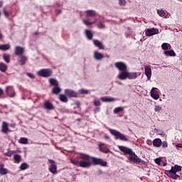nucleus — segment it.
Here are the masks:
<instances>
[{
    "label": "nucleus",
    "mask_w": 182,
    "mask_h": 182,
    "mask_svg": "<svg viewBox=\"0 0 182 182\" xmlns=\"http://www.w3.org/2000/svg\"><path fill=\"white\" fill-rule=\"evenodd\" d=\"M3 94H4V91L2 90V89L0 88V97H1V95H3Z\"/></svg>",
    "instance_id": "55"
},
{
    "label": "nucleus",
    "mask_w": 182,
    "mask_h": 182,
    "mask_svg": "<svg viewBox=\"0 0 182 182\" xmlns=\"http://www.w3.org/2000/svg\"><path fill=\"white\" fill-rule=\"evenodd\" d=\"M86 14L87 16H96V12L93 10H87Z\"/></svg>",
    "instance_id": "37"
},
{
    "label": "nucleus",
    "mask_w": 182,
    "mask_h": 182,
    "mask_svg": "<svg viewBox=\"0 0 182 182\" xmlns=\"http://www.w3.org/2000/svg\"><path fill=\"white\" fill-rule=\"evenodd\" d=\"M3 12L5 15V16H6V18H8L9 16V14H8V11H6V9H4Z\"/></svg>",
    "instance_id": "50"
},
{
    "label": "nucleus",
    "mask_w": 182,
    "mask_h": 182,
    "mask_svg": "<svg viewBox=\"0 0 182 182\" xmlns=\"http://www.w3.org/2000/svg\"><path fill=\"white\" fill-rule=\"evenodd\" d=\"M100 100L105 102H115L116 99L106 96V97H102L100 98Z\"/></svg>",
    "instance_id": "19"
},
{
    "label": "nucleus",
    "mask_w": 182,
    "mask_h": 182,
    "mask_svg": "<svg viewBox=\"0 0 182 182\" xmlns=\"http://www.w3.org/2000/svg\"><path fill=\"white\" fill-rule=\"evenodd\" d=\"M123 110H124V108L122 107H119L114 109V113L117 114V113H120V112H123Z\"/></svg>",
    "instance_id": "38"
},
{
    "label": "nucleus",
    "mask_w": 182,
    "mask_h": 182,
    "mask_svg": "<svg viewBox=\"0 0 182 182\" xmlns=\"http://www.w3.org/2000/svg\"><path fill=\"white\" fill-rule=\"evenodd\" d=\"M37 75L38 76H41L42 77H49V76H52V70L42 69L38 71Z\"/></svg>",
    "instance_id": "5"
},
{
    "label": "nucleus",
    "mask_w": 182,
    "mask_h": 182,
    "mask_svg": "<svg viewBox=\"0 0 182 182\" xmlns=\"http://www.w3.org/2000/svg\"><path fill=\"white\" fill-rule=\"evenodd\" d=\"M109 133L114 136L116 139V140H121V141H128L129 138L123 134H122L120 132L115 130V129H109Z\"/></svg>",
    "instance_id": "3"
},
{
    "label": "nucleus",
    "mask_w": 182,
    "mask_h": 182,
    "mask_svg": "<svg viewBox=\"0 0 182 182\" xmlns=\"http://www.w3.org/2000/svg\"><path fill=\"white\" fill-rule=\"evenodd\" d=\"M104 137L106 140H110V136H109V135H105Z\"/></svg>",
    "instance_id": "53"
},
{
    "label": "nucleus",
    "mask_w": 182,
    "mask_h": 182,
    "mask_svg": "<svg viewBox=\"0 0 182 182\" xmlns=\"http://www.w3.org/2000/svg\"><path fill=\"white\" fill-rule=\"evenodd\" d=\"M48 170H49V171H50V173H52L53 174H55L58 171V166L55 164H51L49 166Z\"/></svg>",
    "instance_id": "17"
},
{
    "label": "nucleus",
    "mask_w": 182,
    "mask_h": 182,
    "mask_svg": "<svg viewBox=\"0 0 182 182\" xmlns=\"http://www.w3.org/2000/svg\"><path fill=\"white\" fill-rule=\"evenodd\" d=\"M77 105H79V102H77Z\"/></svg>",
    "instance_id": "60"
},
{
    "label": "nucleus",
    "mask_w": 182,
    "mask_h": 182,
    "mask_svg": "<svg viewBox=\"0 0 182 182\" xmlns=\"http://www.w3.org/2000/svg\"><path fill=\"white\" fill-rule=\"evenodd\" d=\"M8 67L4 63H0V70L1 72H6Z\"/></svg>",
    "instance_id": "35"
},
{
    "label": "nucleus",
    "mask_w": 182,
    "mask_h": 182,
    "mask_svg": "<svg viewBox=\"0 0 182 182\" xmlns=\"http://www.w3.org/2000/svg\"><path fill=\"white\" fill-rule=\"evenodd\" d=\"M97 27L100 28V29H103L105 28V23L100 21L97 25Z\"/></svg>",
    "instance_id": "45"
},
{
    "label": "nucleus",
    "mask_w": 182,
    "mask_h": 182,
    "mask_svg": "<svg viewBox=\"0 0 182 182\" xmlns=\"http://www.w3.org/2000/svg\"><path fill=\"white\" fill-rule=\"evenodd\" d=\"M78 159L80 161L71 159L70 163L74 164V166H79V167H81L82 168H89V167H90V162L89 161V159H90V157L89 155L85 154H80Z\"/></svg>",
    "instance_id": "1"
},
{
    "label": "nucleus",
    "mask_w": 182,
    "mask_h": 182,
    "mask_svg": "<svg viewBox=\"0 0 182 182\" xmlns=\"http://www.w3.org/2000/svg\"><path fill=\"white\" fill-rule=\"evenodd\" d=\"M161 144H162L161 139H160L159 138L154 139V141H153L154 147H160V146H161Z\"/></svg>",
    "instance_id": "20"
},
{
    "label": "nucleus",
    "mask_w": 182,
    "mask_h": 182,
    "mask_svg": "<svg viewBox=\"0 0 182 182\" xmlns=\"http://www.w3.org/2000/svg\"><path fill=\"white\" fill-rule=\"evenodd\" d=\"M6 93L9 97H15V90L13 86H8L6 87Z\"/></svg>",
    "instance_id": "6"
},
{
    "label": "nucleus",
    "mask_w": 182,
    "mask_h": 182,
    "mask_svg": "<svg viewBox=\"0 0 182 182\" xmlns=\"http://www.w3.org/2000/svg\"><path fill=\"white\" fill-rule=\"evenodd\" d=\"M28 76L31 79H35V75H33L32 73H28Z\"/></svg>",
    "instance_id": "52"
},
{
    "label": "nucleus",
    "mask_w": 182,
    "mask_h": 182,
    "mask_svg": "<svg viewBox=\"0 0 182 182\" xmlns=\"http://www.w3.org/2000/svg\"><path fill=\"white\" fill-rule=\"evenodd\" d=\"M151 97L154 99L155 100H159L160 99V95L157 92V88L153 87L151 90Z\"/></svg>",
    "instance_id": "10"
},
{
    "label": "nucleus",
    "mask_w": 182,
    "mask_h": 182,
    "mask_svg": "<svg viewBox=\"0 0 182 182\" xmlns=\"http://www.w3.org/2000/svg\"><path fill=\"white\" fill-rule=\"evenodd\" d=\"M168 146V144L167 143V141H164L162 143V147H163L164 149H167Z\"/></svg>",
    "instance_id": "48"
},
{
    "label": "nucleus",
    "mask_w": 182,
    "mask_h": 182,
    "mask_svg": "<svg viewBox=\"0 0 182 182\" xmlns=\"http://www.w3.org/2000/svg\"><path fill=\"white\" fill-rule=\"evenodd\" d=\"M29 167V166H28V164L26 163H23L21 164L20 166V170H26V168H28Z\"/></svg>",
    "instance_id": "39"
},
{
    "label": "nucleus",
    "mask_w": 182,
    "mask_h": 182,
    "mask_svg": "<svg viewBox=\"0 0 182 182\" xmlns=\"http://www.w3.org/2000/svg\"><path fill=\"white\" fill-rule=\"evenodd\" d=\"M11 46L9 44L0 45V50H9Z\"/></svg>",
    "instance_id": "25"
},
{
    "label": "nucleus",
    "mask_w": 182,
    "mask_h": 182,
    "mask_svg": "<svg viewBox=\"0 0 182 182\" xmlns=\"http://www.w3.org/2000/svg\"><path fill=\"white\" fill-rule=\"evenodd\" d=\"M52 92L53 95H59V93H60V87H59V85L54 87Z\"/></svg>",
    "instance_id": "29"
},
{
    "label": "nucleus",
    "mask_w": 182,
    "mask_h": 182,
    "mask_svg": "<svg viewBox=\"0 0 182 182\" xmlns=\"http://www.w3.org/2000/svg\"><path fill=\"white\" fill-rule=\"evenodd\" d=\"M26 56H21V60H20V64L21 65H25L26 62Z\"/></svg>",
    "instance_id": "40"
},
{
    "label": "nucleus",
    "mask_w": 182,
    "mask_h": 182,
    "mask_svg": "<svg viewBox=\"0 0 182 182\" xmlns=\"http://www.w3.org/2000/svg\"><path fill=\"white\" fill-rule=\"evenodd\" d=\"M118 149L125 154L129 155L128 160L134 163H141V159L136 156V153L133 152L132 149L127 148L124 146H118Z\"/></svg>",
    "instance_id": "2"
},
{
    "label": "nucleus",
    "mask_w": 182,
    "mask_h": 182,
    "mask_svg": "<svg viewBox=\"0 0 182 182\" xmlns=\"http://www.w3.org/2000/svg\"><path fill=\"white\" fill-rule=\"evenodd\" d=\"M79 92L81 95H87V93H89V91H87V90L84 89L80 90Z\"/></svg>",
    "instance_id": "43"
},
{
    "label": "nucleus",
    "mask_w": 182,
    "mask_h": 182,
    "mask_svg": "<svg viewBox=\"0 0 182 182\" xmlns=\"http://www.w3.org/2000/svg\"><path fill=\"white\" fill-rule=\"evenodd\" d=\"M157 14L159 15V16H161V18H167V15H166V11L164 10H158Z\"/></svg>",
    "instance_id": "34"
},
{
    "label": "nucleus",
    "mask_w": 182,
    "mask_h": 182,
    "mask_svg": "<svg viewBox=\"0 0 182 182\" xmlns=\"http://www.w3.org/2000/svg\"><path fill=\"white\" fill-rule=\"evenodd\" d=\"M115 67L117 69L121 71L127 70V66L124 64V63L122 62L115 63Z\"/></svg>",
    "instance_id": "8"
},
{
    "label": "nucleus",
    "mask_w": 182,
    "mask_h": 182,
    "mask_svg": "<svg viewBox=\"0 0 182 182\" xmlns=\"http://www.w3.org/2000/svg\"><path fill=\"white\" fill-rule=\"evenodd\" d=\"M139 74L137 73H129L127 71V79H137Z\"/></svg>",
    "instance_id": "18"
},
{
    "label": "nucleus",
    "mask_w": 182,
    "mask_h": 182,
    "mask_svg": "<svg viewBox=\"0 0 182 182\" xmlns=\"http://www.w3.org/2000/svg\"><path fill=\"white\" fill-rule=\"evenodd\" d=\"M119 5H126V0H119Z\"/></svg>",
    "instance_id": "51"
},
{
    "label": "nucleus",
    "mask_w": 182,
    "mask_h": 182,
    "mask_svg": "<svg viewBox=\"0 0 182 182\" xmlns=\"http://www.w3.org/2000/svg\"><path fill=\"white\" fill-rule=\"evenodd\" d=\"M59 99H60V102H63L64 103H66V102H68V97H66V95H65L63 94H60L59 95Z\"/></svg>",
    "instance_id": "32"
},
{
    "label": "nucleus",
    "mask_w": 182,
    "mask_h": 182,
    "mask_svg": "<svg viewBox=\"0 0 182 182\" xmlns=\"http://www.w3.org/2000/svg\"><path fill=\"white\" fill-rule=\"evenodd\" d=\"M50 163L52 164H55V161H53V160H52V159H50Z\"/></svg>",
    "instance_id": "56"
},
{
    "label": "nucleus",
    "mask_w": 182,
    "mask_h": 182,
    "mask_svg": "<svg viewBox=\"0 0 182 182\" xmlns=\"http://www.w3.org/2000/svg\"><path fill=\"white\" fill-rule=\"evenodd\" d=\"M4 167L5 165L3 164H0V176H5V174H8V169Z\"/></svg>",
    "instance_id": "16"
},
{
    "label": "nucleus",
    "mask_w": 182,
    "mask_h": 182,
    "mask_svg": "<svg viewBox=\"0 0 182 182\" xmlns=\"http://www.w3.org/2000/svg\"><path fill=\"white\" fill-rule=\"evenodd\" d=\"M155 112H160V110H161V107L159 105L155 106L154 108Z\"/></svg>",
    "instance_id": "49"
},
{
    "label": "nucleus",
    "mask_w": 182,
    "mask_h": 182,
    "mask_svg": "<svg viewBox=\"0 0 182 182\" xmlns=\"http://www.w3.org/2000/svg\"><path fill=\"white\" fill-rule=\"evenodd\" d=\"M65 93L68 97H76V96H77V94L71 90H65Z\"/></svg>",
    "instance_id": "14"
},
{
    "label": "nucleus",
    "mask_w": 182,
    "mask_h": 182,
    "mask_svg": "<svg viewBox=\"0 0 182 182\" xmlns=\"http://www.w3.org/2000/svg\"><path fill=\"white\" fill-rule=\"evenodd\" d=\"M49 81L51 86H59V82H58V80H56V79L50 78Z\"/></svg>",
    "instance_id": "28"
},
{
    "label": "nucleus",
    "mask_w": 182,
    "mask_h": 182,
    "mask_svg": "<svg viewBox=\"0 0 182 182\" xmlns=\"http://www.w3.org/2000/svg\"><path fill=\"white\" fill-rule=\"evenodd\" d=\"M22 161V158L19 154H15L14 155V162L16 163L17 164L21 163Z\"/></svg>",
    "instance_id": "30"
},
{
    "label": "nucleus",
    "mask_w": 182,
    "mask_h": 182,
    "mask_svg": "<svg viewBox=\"0 0 182 182\" xmlns=\"http://www.w3.org/2000/svg\"><path fill=\"white\" fill-rule=\"evenodd\" d=\"M181 166L176 165L174 166H172L171 169L169 171H168V173H177V171H181Z\"/></svg>",
    "instance_id": "15"
},
{
    "label": "nucleus",
    "mask_w": 182,
    "mask_h": 182,
    "mask_svg": "<svg viewBox=\"0 0 182 182\" xmlns=\"http://www.w3.org/2000/svg\"><path fill=\"white\" fill-rule=\"evenodd\" d=\"M94 58L97 60H100L103 59V58H105V56L103 55V54L96 51L94 53Z\"/></svg>",
    "instance_id": "21"
},
{
    "label": "nucleus",
    "mask_w": 182,
    "mask_h": 182,
    "mask_svg": "<svg viewBox=\"0 0 182 182\" xmlns=\"http://www.w3.org/2000/svg\"><path fill=\"white\" fill-rule=\"evenodd\" d=\"M44 106L48 110H53V105H52V103L49 102L48 101L45 102Z\"/></svg>",
    "instance_id": "24"
},
{
    "label": "nucleus",
    "mask_w": 182,
    "mask_h": 182,
    "mask_svg": "<svg viewBox=\"0 0 182 182\" xmlns=\"http://www.w3.org/2000/svg\"><path fill=\"white\" fill-rule=\"evenodd\" d=\"M166 56H176V53L173 50L164 51Z\"/></svg>",
    "instance_id": "27"
},
{
    "label": "nucleus",
    "mask_w": 182,
    "mask_h": 182,
    "mask_svg": "<svg viewBox=\"0 0 182 182\" xmlns=\"http://www.w3.org/2000/svg\"><path fill=\"white\" fill-rule=\"evenodd\" d=\"M85 35L90 41L93 38V33H92V31L90 30H85Z\"/></svg>",
    "instance_id": "26"
},
{
    "label": "nucleus",
    "mask_w": 182,
    "mask_h": 182,
    "mask_svg": "<svg viewBox=\"0 0 182 182\" xmlns=\"http://www.w3.org/2000/svg\"><path fill=\"white\" fill-rule=\"evenodd\" d=\"M155 163L156 164H158L159 166H160L161 163V158H157L154 160Z\"/></svg>",
    "instance_id": "47"
},
{
    "label": "nucleus",
    "mask_w": 182,
    "mask_h": 182,
    "mask_svg": "<svg viewBox=\"0 0 182 182\" xmlns=\"http://www.w3.org/2000/svg\"><path fill=\"white\" fill-rule=\"evenodd\" d=\"M93 43L99 49H105V46H103V44L100 41H99L98 40H93Z\"/></svg>",
    "instance_id": "22"
},
{
    "label": "nucleus",
    "mask_w": 182,
    "mask_h": 182,
    "mask_svg": "<svg viewBox=\"0 0 182 182\" xmlns=\"http://www.w3.org/2000/svg\"><path fill=\"white\" fill-rule=\"evenodd\" d=\"M168 176H169V177H171V178H173V180H177V178H180V176L176 173H167Z\"/></svg>",
    "instance_id": "33"
},
{
    "label": "nucleus",
    "mask_w": 182,
    "mask_h": 182,
    "mask_svg": "<svg viewBox=\"0 0 182 182\" xmlns=\"http://www.w3.org/2000/svg\"><path fill=\"white\" fill-rule=\"evenodd\" d=\"M83 23H84L85 25H86L87 26H89V25H93L94 23H96V21L89 22V21H87V20H83Z\"/></svg>",
    "instance_id": "42"
},
{
    "label": "nucleus",
    "mask_w": 182,
    "mask_h": 182,
    "mask_svg": "<svg viewBox=\"0 0 182 182\" xmlns=\"http://www.w3.org/2000/svg\"><path fill=\"white\" fill-rule=\"evenodd\" d=\"M95 112H99V108H97V109L95 110Z\"/></svg>",
    "instance_id": "59"
},
{
    "label": "nucleus",
    "mask_w": 182,
    "mask_h": 182,
    "mask_svg": "<svg viewBox=\"0 0 182 182\" xmlns=\"http://www.w3.org/2000/svg\"><path fill=\"white\" fill-rule=\"evenodd\" d=\"M159 33V29L157 28H149L146 31V36H153L154 35H157Z\"/></svg>",
    "instance_id": "9"
},
{
    "label": "nucleus",
    "mask_w": 182,
    "mask_h": 182,
    "mask_svg": "<svg viewBox=\"0 0 182 182\" xmlns=\"http://www.w3.org/2000/svg\"><path fill=\"white\" fill-rule=\"evenodd\" d=\"M127 70H125L119 73L117 75L118 79L120 80H126V79H127Z\"/></svg>",
    "instance_id": "12"
},
{
    "label": "nucleus",
    "mask_w": 182,
    "mask_h": 182,
    "mask_svg": "<svg viewBox=\"0 0 182 182\" xmlns=\"http://www.w3.org/2000/svg\"><path fill=\"white\" fill-rule=\"evenodd\" d=\"M3 59L6 63H9V62H11V55L8 54H4Z\"/></svg>",
    "instance_id": "31"
},
{
    "label": "nucleus",
    "mask_w": 182,
    "mask_h": 182,
    "mask_svg": "<svg viewBox=\"0 0 182 182\" xmlns=\"http://www.w3.org/2000/svg\"><path fill=\"white\" fill-rule=\"evenodd\" d=\"M93 105H94V106H100L102 105V103H100V100H95L93 102Z\"/></svg>",
    "instance_id": "46"
},
{
    "label": "nucleus",
    "mask_w": 182,
    "mask_h": 182,
    "mask_svg": "<svg viewBox=\"0 0 182 182\" xmlns=\"http://www.w3.org/2000/svg\"><path fill=\"white\" fill-rule=\"evenodd\" d=\"M168 46H170V45L168 43H164L161 45V48H162V49H164V50H167V49H168Z\"/></svg>",
    "instance_id": "41"
},
{
    "label": "nucleus",
    "mask_w": 182,
    "mask_h": 182,
    "mask_svg": "<svg viewBox=\"0 0 182 182\" xmlns=\"http://www.w3.org/2000/svg\"><path fill=\"white\" fill-rule=\"evenodd\" d=\"M23 52H25V48H23V47L16 46L15 48V53L16 56H21L23 55Z\"/></svg>",
    "instance_id": "13"
},
{
    "label": "nucleus",
    "mask_w": 182,
    "mask_h": 182,
    "mask_svg": "<svg viewBox=\"0 0 182 182\" xmlns=\"http://www.w3.org/2000/svg\"><path fill=\"white\" fill-rule=\"evenodd\" d=\"M9 132V126L8 125V122H3L1 124V133H4V134H8Z\"/></svg>",
    "instance_id": "11"
},
{
    "label": "nucleus",
    "mask_w": 182,
    "mask_h": 182,
    "mask_svg": "<svg viewBox=\"0 0 182 182\" xmlns=\"http://www.w3.org/2000/svg\"><path fill=\"white\" fill-rule=\"evenodd\" d=\"M144 73L147 77V80H150L151 79V66L150 65H145L144 66Z\"/></svg>",
    "instance_id": "7"
},
{
    "label": "nucleus",
    "mask_w": 182,
    "mask_h": 182,
    "mask_svg": "<svg viewBox=\"0 0 182 182\" xmlns=\"http://www.w3.org/2000/svg\"><path fill=\"white\" fill-rule=\"evenodd\" d=\"M2 38H3V36H2V34L0 32V39H2Z\"/></svg>",
    "instance_id": "58"
},
{
    "label": "nucleus",
    "mask_w": 182,
    "mask_h": 182,
    "mask_svg": "<svg viewBox=\"0 0 182 182\" xmlns=\"http://www.w3.org/2000/svg\"><path fill=\"white\" fill-rule=\"evenodd\" d=\"M14 154H15V151H9L6 153V156H8V157H12Z\"/></svg>",
    "instance_id": "44"
},
{
    "label": "nucleus",
    "mask_w": 182,
    "mask_h": 182,
    "mask_svg": "<svg viewBox=\"0 0 182 182\" xmlns=\"http://www.w3.org/2000/svg\"><path fill=\"white\" fill-rule=\"evenodd\" d=\"M176 146L178 148H181L182 147V144H176Z\"/></svg>",
    "instance_id": "54"
},
{
    "label": "nucleus",
    "mask_w": 182,
    "mask_h": 182,
    "mask_svg": "<svg viewBox=\"0 0 182 182\" xmlns=\"http://www.w3.org/2000/svg\"><path fill=\"white\" fill-rule=\"evenodd\" d=\"M18 143H20V144H28V138H20V139L18 140Z\"/></svg>",
    "instance_id": "36"
},
{
    "label": "nucleus",
    "mask_w": 182,
    "mask_h": 182,
    "mask_svg": "<svg viewBox=\"0 0 182 182\" xmlns=\"http://www.w3.org/2000/svg\"><path fill=\"white\" fill-rule=\"evenodd\" d=\"M2 5H3L2 1H0V8H1Z\"/></svg>",
    "instance_id": "57"
},
{
    "label": "nucleus",
    "mask_w": 182,
    "mask_h": 182,
    "mask_svg": "<svg viewBox=\"0 0 182 182\" xmlns=\"http://www.w3.org/2000/svg\"><path fill=\"white\" fill-rule=\"evenodd\" d=\"M89 162L90 163V166L92 164H94V166H102V167H106L107 166V162L103 161V159L100 158H96L95 156H89Z\"/></svg>",
    "instance_id": "4"
},
{
    "label": "nucleus",
    "mask_w": 182,
    "mask_h": 182,
    "mask_svg": "<svg viewBox=\"0 0 182 182\" xmlns=\"http://www.w3.org/2000/svg\"><path fill=\"white\" fill-rule=\"evenodd\" d=\"M102 146H105V144H100L99 147H100V151H101L102 153H109L110 149H109L107 147H103Z\"/></svg>",
    "instance_id": "23"
}]
</instances>
